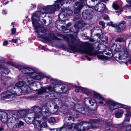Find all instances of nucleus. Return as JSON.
I'll use <instances>...</instances> for the list:
<instances>
[{
  "mask_svg": "<svg viewBox=\"0 0 131 131\" xmlns=\"http://www.w3.org/2000/svg\"><path fill=\"white\" fill-rule=\"evenodd\" d=\"M8 64L20 70L23 73L29 74V75L26 76L25 78H23V81L17 82L15 86L9 87L8 88V90L9 91L4 92L2 94V98L3 100L9 99V100H11L15 99L14 95L18 96L21 95L22 90L20 88L24 86V82L29 86H25V89H24V91L28 92L30 89V86L36 85V82L32 81L33 79L41 80L43 78L46 77V76L42 73L35 72L33 69L28 67L17 64L12 61L8 62Z\"/></svg>",
  "mask_w": 131,
  "mask_h": 131,
  "instance_id": "nucleus-1",
  "label": "nucleus"
},
{
  "mask_svg": "<svg viewBox=\"0 0 131 131\" xmlns=\"http://www.w3.org/2000/svg\"><path fill=\"white\" fill-rule=\"evenodd\" d=\"M87 0H58L52 5H48L41 9L40 11H37L32 14V23L35 29L38 34L40 36H45L47 34V31L44 28L40 27L39 25L37 26V21L39 20L43 24L46 23V20L43 19L42 15L45 14L53 13L61 8V6L66 3L67 4H73L75 3L73 6L74 13L77 14L80 11L83 7V2Z\"/></svg>",
  "mask_w": 131,
  "mask_h": 131,
  "instance_id": "nucleus-2",
  "label": "nucleus"
},
{
  "mask_svg": "<svg viewBox=\"0 0 131 131\" xmlns=\"http://www.w3.org/2000/svg\"><path fill=\"white\" fill-rule=\"evenodd\" d=\"M68 37H69L71 40H69L68 46L69 50L67 49L68 51L70 50L81 53H84L90 56H95L97 54L99 59L103 60L107 59V57L104 55H99L96 51H94L93 49L87 42L82 43L76 39L74 38L73 35H68ZM71 52V51H70Z\"/></svg>",
  "mask_w": 131,
  "mask_h": 131,
  "instance_id": "nucleus-3",
  "label": "nucleus"
},
{
  "mask_svg": "<svg viewBox=\"0 0 131 131\" xmlns=\"http://www.w3.org/2000/svg\"><path fill=\"white\" fill-rule=\"evenodd\" d=\"M33 111L34 113L31 114V117L29 118L33 119L32 122L35 127L40 128L39 131H50L46 121L44 120L41 121L40 120L43 118L41 108L39 107H35L34 108Z\"/></svg>",
  "mask_w": 131,
  "mask_h": 131,
  "instance_id": "nucleus-4",
  "label": "nucleus"
},
{
  "mask_svg": "<svg viewBox=\"0 0 131 131\" xmlns=\"http://www.w3.org/2000/svg\"><path fill=\"white\" fill-rule=\"evenodd\" d=\"M84 101L85 106L81 107V105H79V107L78 108L77 111H73V112L72 113L71 115L73 117L71 116H69L68 118L69 120H73V117H77V115L79 114L78 112L85 115H89L88 113L90 112L91 110L88 104V103L91 104L92 106H94V109H95L97 108V103L94 99L89 97H85L84 99Z\"/></svg>",
  "mask_w": 131,
  "mask_h": 131,
  "instance_id": "nucleus-5",
  "label": "nucleus"
},
{
  "mask_svg": "<svg viewBox=\"0 0 131 131\" xmlns=\"http://www.w3.org/2000/svg\"><path fill=\"white\" fill-rule=\"evenodd\" d=\"M72 13V11L69 9H62L61 12L58 15L59 20L57 21L56 23L57 25L56 26L58 29L63 31L64 27L62 24L66 20V17L71 15Z\"/></svg>",
  "mask_w": 131,
  "mask_h": 131,
  "instance_id": "nucleus-6",
  "label": "nucleus"
},
{
  "mask_svg": "<svg viewBox=\"0 0 131 131\" xmlns=\"http://www.w3.org/2000/svg\"><path fill=\"white\" fill-rule=\"evenodd\" d=\"M100 103H103L102 105H108L109 109L111 111H114L118 108L123 107L122 104L115 101L111 100H103V101L100 102Z\"/></svg>",
  "mask_w": 131,
  "mask_h": 131,
  "instance_id": "nucleus-7",
  "label": "nucleus"
},
{
  "mask_svg": "<svg viewBox=\"0 0 131 131\" xmlns=\"http://www.w3.org/2000/svg\"><path fill=\"white\" fill-rule=\"evenodd\" d=\"M119 59L121 60L120 63L124 62L126 63L129 61L128 58L129 56V53L127 48H124L118 51Z\"/></svg>",
  "mask_w": 131,
  "mask_h": 131,
  "instance_id": "nucleus-8",
  "label": "nucleus"
},
{
  "mask_svg": "<svg viewBox=\"0 0 131 131\" xmlns=\"http://www.w3.org/2000/svg\"><path fill=\"white\" fill-rule=\"evenodd\" d=\"M66 131H82L81 126L79 125L72 123L70 124L67 122H65L63 125Z\"/></svg>",
  "mask_w": 131,
  "mask_h": 131,
  "instance_id": "nucleus-9",
  "label": "nucleus"
},
{
  "mask_svg": "<svg viewBox=\"0 0 131 131\" xmlns=\"http://www.w3.org/2000/svg\"><path fill=\"white\" fill-rule=\"evenodd\" d=\"M19 117L16 114H9L7 118V123L8 126L10 128H12L13 125L18 120Z\"/></svg>",
  "mask_w": 131,
  "mask_h": 131,
  "instance_id": "nucleus-10",
  "label": "nucleus"
},
{
  "mask_svg": "<svg viewBox=\"0 0 131 131\" xmlns=\"http://www.w3.org/2000/svg\"><path fill=\"white\" fill-rule=\"evenodd\" d=\"M93 8H89L88 9L84 11L83 13V17L85 19H90L92 17V14Z\"/></svg>",
  "mask_w": 131,
  "mask_h": 131,
  "instance_id": "nucleus-11",
  "label": "nucleus"
},
{
  "mask_svg": "<svg viewBox=\"0 0 131 131\" xmlns=\"http://www.w3.org/2000/svg\"><path fill=\"white\" fill-rule=\"evenodd\" d=\"M96 11L99 12H102L105 9L106 6L102 3H100L96 4L95 6H92Z\"/></svg>",
  "mask_w": 131,
  "mask_h": 131,
  "instance_id": "nucleus-12",
  "label": "nucleus"
},
{
  "mask_svg": "<svg viewBox=\"0 0 131 131\" xmlns=\"http://www.w3.org/2000/svg\"><path fill=\"white\" fill-rule=\"evenodd\" d=\"M8 115L6 112L0 110V119L3 123H7V119Z\"/></svg>",
  "mask_w": 131,
  "mask_h": 131,
  "instance_id": "nucleus-13",
  "label": "nucleus"
},
{
  "mask_svg": "<svg viewBox=\"0 0 131 131\" xmlns=\"http://www.w3.org/2000/svg\"><path fill=\"white\" fill-rule=\"evenodd\" d=\"M101 120H97V119H91L90 120L89 122H80L78 124L81 126H81L83 125H85V124L86 123H87L88 124H94L95 123H99V122H100Z\"/></svg>",
  "mask_w": 131,
  "mask_h": 131,
  "instance_id": "nucleus-14",
  "label": "nucleus"
},
{
  "mask_svg": "<svg viewBox=\"0 0 131 131\" xmlns=\"http://www.w3.org/2000/svg\"><path fill=\"white\" fill-rule=\"evenodd\" d=\"M93 96L97 99L99 100L100 101L99 102V103L101 105H102L103 103H100V102H102L103 100H105L106 99L103 98L100 95L96 92H93Z\"/></svg>",
  "mask_w": 131,
  "mask_h": 131,
  "instance_id": "nucleus-15",
  "label": "nucleus"
},
{
  "mask_svg": "<svg viewBox=\"0 0 131 131\" xmlns=\"http://www.w3.org/2000/svg\"><path fill=\"white\" fill-rule=\"evenodd\" d=\"M124 108L126 110V113L125 115V121L129 122L130 120V117L131 116V112L127 107H124Z\"/></svg>",
  "mask_w": 131,
  "mask_h": 131,
  "instance_id": "nucleus-16",
  "label": "nucleus"
},
{
  "mask_svg": "<svg viewBox=\"0 0 131 131\" xmlns=\"http://www.w3.org/2000/svg\"><path fill=\"white\" fill-rule=\"evenodd\" d=\"M51 106L50 105H47L45 106H43L42 107V111L43 113L45 114H47L46 116H49L51 115V113H52L48 108L49 107H50Z\"/></svg>",
  "mask_w": 131,
  "mask_h": 131,
  "instance_id": "nucleus-17",
  "label": "nucleus"
},
{
  "mask_svg": "<svg viewBox=\"0 0 131 131\" xmlns=\"http://www.w3.org/2000/svg\"><path fill=\"white\" fill-rule=\"evenodd\" d=\"M51 82V84H54V88H56V86L57 85L58 87L60 85V82L59 81L56 79L51 78L50 79Z\"/></svg>",
  "mask_w": 131,
  "mask_h": 131,
  "instance_id": "nucleus-18",
  "label": "nucleus"
},
{
  "mask_svg": "<svg viewBox=\"0 0 131 131\" xmlns=\"http://www.w3.org/2000/svg\"><path fill=\"white\" fill-rule=\"evenodd\" d=\"M85 24L84 22L83 21H80L77 22L74 25L75 28H79L84 26Z\"/></svg>",
  "mask_w": 131,
  "mask_h": 131,
  "instance_id": "nucleus-19",
  "label": "nucleus"
},
{
  "mask_svg": "<svg viewBox=\"0 0 131 131\" xmlns=\"http://www.w3.org/2000/svg\"><path fill=\"white\" fill-rule=\"evenodd\" d=\"M79 88L82 90V91L83 92L88 95L91 94L93 92L90 89L85 88L82 87H79Z\"/></svg>",
  "mask_w": 131,
  "mask_h": 131,
  "instance_id": "nucleus-20",
  "label": "nucleus"
},
{
  "mask_svg": "<svg viewBox=\"0 0 131 131\" xmlns=\"http://www.w3.org/2000/svg\"><path fill=\"white\" fill-rule=\"evenodd\" d=\"M18 120L14 123V124L13 125V126L12 128H19L21 126L24 125V123L21 121L18 122Z\"/></svg>",
  "mask_w": 131,
  "mask_h": 131,
  "instance_id": "nucleus-21",
  "label": "nucleus"
},
{
  "mask_svg": "<svg viewBox=\"0 0 131 131\" xmlns=\"http://www.w3.org/2000/svg\"><path fill=\"white\" fill-rule=\"evenodd\" d=\"M124 111L123 109H119L115 114V117L117 118L121 117L124 113Z\"/></svg>",
  "mask_w": 131,
  "mask_h": 131,
  "instance_id": "nucleus-22",
  "label": "nucleus"
},
{
  "mask_svg": "<svg viewBox=\"0 0 131 131\" xmlns=\"http://www.w3.org/2000/svg\"><path fill=\"white\" fill-rule=\"evenodd\" d=\"M46 87H43L41 88L40 89L36 90L37 91V93L39 94H42L44 93H46L47 92Z\"/></svg>",
  "mask_w": 131,
  "mask_h": 131,
  "instance_id": "nucleus-23",
  "label": "nucleus"
},
{
  "mask_svg": "<svg viewBox=\"0 0 131 131\" xmlns=\"http://www.w3.org/2000/svg\"><path fill=\"white\" fill-rule=\"evenodd\" d=\"M3 69L4 70V72L5 74H8L10 72L9 69L7 68L4 65H3L2 63H0V69Z\"/></svg>",
  "mask_w": 131,
  "mask_h": 131,
  "instance_id": "nucleus-24",
  "label": "nucleus"
},
{
  "mask_svg": "<svg viewBox=\"0 0 131 131\" xmlns=\"http://www.w3.org/2000/svg\"><path fill=\"white\" fill-rule=\"evenodd\" d=\"M118 26L122 30H123L126 27V24L125 21H122L118 25Z\"/></svg>",
  "mask_w": 131,
  "mask_h": 131,
  "instance_id": "nucleus-25",
  "label": "nucleus"
},
{
  "mask_svg": "<svg viewBox=\"0 0 131 131\" xmlns=\"http://www.w3.org/2000/svg\"><path fill=\"white\" fill-rule=\"evenodd\" d=\"M61 91H60L59 93H63L66 92L68 90V89L67 86L64 85L61 88Z\"/></svg>",
  "mask_w": 131,
  "mask_h": 131,
  "instance_id": "nucleus-26",
  "label": "nucleus"
},
{
  "mask_svg": "<svg viewBox=\"0 0 131 131\" xmlns=\"http://www.w3.org/2000/svg\"><path fill=\"white\" fill-rule=\"evenodd\" d=\"M64 127L60 128H54L52 129H49L50 131H65L64 129Z\"/></svg>",
  "mask_w": 131,
  "mask_h": 131,
  "instance_id": "nucleus-27",
  "label": "nucleus"
},
{
  "mask_svg": "<svg viewBox=\"0 0 131 131\" xmlns=\"http://www.w3.org/2000/svg\"><path fill=\"white\" fill-rule=\"evenodd\" d=\"M47 90L49 91L50 92H54V91L56 90V88H54V86L52 87L51 86H49L47 88Z\"/></svg>",
  "mask_w": 131,
  "mask_h": 131,
  "instance_id": "nucleus-28",
  "label": "nucleus"
},
{
  "mask_svg": "<svg viewBox=\"0 0 131 131\" xmlns=\"http://www.w3.org/2000/svg\"><path fill=\"white\" fill-rule=\"evenodd\" d=\"M107 25L112 26L113 27H117V26L116 24H113L112 22H108L107 24Z\"/></svg>",
  "mask_w": 131,
  "mask_h": 131,
  "instance_id": "nucleus-29",
  "label": "nucleus"
},
{
  "mask_svg": "<svg viewBox=\"0 0 131 131\" xmlns=\"http://www.w3.org/2000/svg\"><path fill=\"white\" fill-rule=\"evenodd\" d=\"M48 121L50 123H53L55 122V118L53 117H50L48 119Z\"/></svg>",
  "mask_w": 131,
  "mask_h": 131,
  "instance_id": "nucleus-30",
  "label": "nucleus"
},
{
  "mask_svg": "<svg viewBox=\"0 0 131 131\" xmlns=\"http://www.w3.org/2000/svg\"><path fill=\"white\" fill-rule=\"evenodd\" d=\"M98 30H100L101 32H102V31L101 30L100 28L98 27H94L93 29L91 31V32L92 33L93 32H95L96 31Z\"/></svg>",
  "mask_w": 131,
  "mask_h": 131,
  "instance_id": "nucleus-31",
  "label": "nucleus"
},
{
  "mask_svg": "<svg viewBox=\"0 0 131 131\" xmlns=\"http://www.w3.org/2000/svg\"><path fill=\"white\" fill-rule=\"evenodd\" d=\"M99 24L102 26L103 28H104L105 27V23L102 21H100L99 22Z\"/></svg>",
  "mask_w": 131,
  "mask_h": 131,
  "instance_id": "nucleus-32",
  "label": "nucleus"
},
{
  "mask_svg": "<svg viewBox=\"0 0 131 131\" xmlns=\"http://www.w3.org/2000/svg\"><path fill=\"white\" fill-rule=\"evenodd\" d=\"M91 127H92L91 126H90L89 125H87V126H83V130H85L90 128Z\"/></svg>",
  "mask_w": 131,
  "mask_h": 131,
  "instance_id": "nucleus-33",
  "label": "nucleus"
},
{
  "mask_svg": "<svg viewBox=\"0 0 131 131\" xmlns=\"http://www.w3.org/2000/svg\"><path fill=\"white\" fill-rule=\"evenodd\" d=\"M50 37L51 38L55 40H57L58 39V38L53 34H52L50 35Z\"/></svg>",
  "mask_w": 131,
  "mask_h": 131,
  "instance_id": "nucleus-34",
  "label": "nucleus"
},
{
  "mask_svg": "<svg viewBox=\"0 0 131 131\" xmlns=\"http://www.w3.org/2000/svg\"><path fill=\"white\" fill-rule=\"evenodd\" d=\"M113 8L115 10H117L119 8V6L117 4H114L113 5Z\"/></svg>",
  "mask_w": 131,
  "mask_h": 131,
  "instance_id": "nucleus-35",
  "label": "nucleus"
},
{
  "mask_svg": "<svg viewBox=\"0 0 131 131\" xmlns=\"http://www.w3.org/2000/svg\"><path fill=\"white\" fill-rule=\"evenodd\" d=\"M125 131H131V125L127 126L126 127Z\"/></svg>",
  "mask_w": 131,
  "mask_h": 131,
  "instance_id": "nucleus-36",
  "label": "nucleus"
},
{
  "mask_svg": "<svg viewBox=\"0 0 131 131\" xmlns=\"http://www.w3.org/2000/svg\"><path fill=\"white\" fill-rule=\"evenodd\" d=\"M76 89L75 90V92H79L82 91V90L81 89H80L79 88V87H81L76 86Z\"/></svg>",
  "mask_w": 131,
  "mask_h": 131,
  "instance_id": "nucleus-37",
  "label": "nucleus"
},
{
  "mask_svg": "<svg viewBox=\"0 0 131 131\" xmlns=\"http://www.w3.org/2000/svg\"><path fill=\"white\" fill-rule=\"evenodd\" d=\"M56 101H57L58 104L60 105H62V102L61 100L60 99H56Z\"/></svg>",
  "mask_w": 131,
  "mask_h": 131,
  "instance_id": "nucleus-38",
  "label": "nucleus"
},
{
  "mask_svg": "<svg viewBox=\"0 0 131 131\" xmlns=\"http://www.w3.org/2000/svg\"><path fill=\"white\" fill-rule=\"evenodd\" d=\"M121 30V29H120L118 27H117L115 29V31L117 32H119Z\"/></svg>",
  "mask_w": 131,
  "mask_h": 131,
  "instance_id": "nucleus-39",
  "label": "nucleus"
},
{
  "mask_svg": "<svg viewBox=\"0 0 131 131\" xmlns=\"http://www.w3.org/2000/svg\"><path fill=\"white\" fill-rule=\"evenodd\" d=\"M16 30L15 28H13L12 30V34H14L16 32Z\"/></svg>",
  "mask_w": 131,
  "mask_h": 131,
  "instance_id": "nucleus-40",
  "label": "nucleus"
},
{
  "mask_svg": "<svg viewBox=\"0 0 131 131\" xmlns=\"http://www.w3.org/2000/svg\"><path fill=\"white\" fill-rule=\"evenodd\" d=\"M8 44V41L6 40L4 42L3 45L4 46H6Z\"/></svg>",
  "mask_w": 131,
  "mask_h": 131,
  "instance_id": "nucleus-41",
  "label": "nucleus"
},
{
  "mask_svg": "<svg viewBox=\"0 0 131 131\" xmlns=\"http://www.w3.org/2000/svg\"><path fill=\"white\" fill-rule=\"evenodd\" d=\"M124 40L122 38H119L117 39V41L119 42H124Z\"/></svg>",
  "mask_w": 131,
  "mask_h": 131,
  "instance_id": "nucleus-42",
  "label": "nucleus"
},
{
  "mask_svg": "<svg viewBox=\"0 0 131 131\" xmlns=\"http://www.w3.org/2000/svg\"><path fill=\"white\" fill-rule=\"evenodd\" d=\"M79 18V16L78 15H77L75 16V17L74 18V21H76Z\"/></svg>",
  "mask_w": 131,
  "mask_h": 131,
  "instance_id": "nucleus-43",
  "label": "nucleus"
},
{
  "mask_svg": "<svg viewBox=\"0 0 131 131\" xmlns=\"http://www.w3.org/2000/svg\"><path fill=\"white\" fill-rule=\"evenodd\" d=\"M103 17L104 19H107L108 18V16L106 15H104Z\"/></svg>",
  "mask_w": 131,
  "mask_h": 131,
  "instance_id": "nucleus-44",
  "label": "nucleus"
},
{
  "mask_svg": "<svg viewBox=\"0 0 131 131\" xmlns=\"http://www.w3.org/2000/svg\"><path fill=\"white\" fill-rule=\"evenodd\" d=\"M12 41L15 43H16L17 42V39H12Z\"/></svg>",
  "mask_w": 131,
  "mask_h": 131,
  "instance_id": "nucleus-45",
  "label": "nucleus"
},
{
  "mask_svg": "<svg viewBox=\"0 0 131 131\" xmlns=\"http://www.w3.org/2000/svg\"><path fill=\"white\" fill-rule=\"evenodd\" d=\"M124 125L122 124H119L118 125V127H119L121 128Z\"/></svg>",
  "mask_w": 131,
  "mask_h": 131,
  "instance_id": "nucleus-46",
  "label": "nucleus"
},
{
  "mask_svg": "<svg viewBox=\"0 0 131 131\" xmlns=\"http://www.w3.org/2000/svg\"><path fill=\"white\" fill-rule=\"evenodd\" d=\"M96 35L99 38H101V35L100 34H96Z\"/></svg>",
  "mask_w": 131,
  "mask_h": 131,
  "instance_id": "nucleus-47",
  "label": "nucleus"
},
{
  "mask_svg": "<svg viewBox=\"0 0 131 131\" xmlns=\"http://www.w3.org/2000/svg\"><path fill=\"white\" fill-rule=\"evenodd\" d=\"M91 2L93 3L94 4L95 3H96L97 1V0H91Z\"/></svg>",
  "mask_w": 131,
  "mask_h": 131,
  "instance_id": "nucleus-48",
  "label": "nucleus"
},
{
  "mask_svg": "<svg viewBox=\"0 0 131 131\" xmlns=\"http://www.w3.org/2000/svg\"><path fill=\"white\" fill-rule=\"evenodd\" d=\"M72 23L71 22H69L68 23L67 25V26L69 27L70 26L72 25Z\"/></svg>",
  "mask_w": 131,
  "mask_h": 131,
  "instance_id": "nucleus-49",
  "label": "nucleus"
},
{
  "mask_svg": "<svg viewBox=\"0 0 131 131\" xmlns=\"http://www.w3.org/2000/svg\"><path fill=\"white\" fill-rule=\"evenodd\" d=\"M105 124L108 126H110L112 125L111 124V123H105Z\"/></svg>",
  "mask_w": 131,
  "mask_h": 131,
  "instance_id": "nucleus-50",
  "label": "nucleus"
},
{
  "mask_svg": "<svg viewBox=\"0 0 131 131\" xmlns=\"http://www.w3.org/2000/svg\"><path fill=\"white\" fill-rule=\"evenodd\" d=\"M127 1L128 3L130 5H131V0H127Z\"/></svg>",
  "mask_w": 131,
  "mask_h": 131,
  "instance_id": "nucleus-51",
  "label": "nucleus"
},
{
  "mask_svg": "<svg viewBox=\"0 0 131 131\" xmlns=\"http://www.w3.org/2000/svg\"><path fill=\"white\" fill-rule=\"evenodd\" d=\"M3 60V58L1 57H0V62H2Z\"/></svg>",
  "mask_w": 131,
  "mask_h": 131,
  "instance_id": "nucleus-52",
  "label": "nucleus"
},
{
  "mask_svg": "<svg viewBox=\"0 0 131 131\" xmlns=\"http://www.w3.org/2000/svg\"><path fill=\"white\" fill-rule=\"evenodd\" d=\"M108 38L107 36H105V40L106 41H107L108 40Z\"/></svg>",
  "mask_w": 131,
  "mask_h": 131,
  "instance_id": "nucleus-53",
  "label": "nucleus"
},
{
  "mask_svg": "<svg viewBox=\"0 0 131 131\" xmlns=\"http://www.w3.org/2000/svg\"><path fill=\"white\" fill-rule=\"evenodd\" d=\"M89 37L88 36H86L85 38H84L83 39H84L87 40L89 39Z\"/></svg>",
  "mask_w": 131,
  "mask_h": 131,
  "instance_id": "nucleus-54",
  "label": "nucleus"
},
{
  "mask_svg": "<svg viewBox=\"0 0 131 131\" xmlns=\"http://www.w3.org/2000/svg\"><path fill=\"white\" fill-rule=\"evenodd\" d=\"M89 40L92 42H93L94 41L93 39L91 38Z\"/></svg>",
  "mask_w": 131,
  "mask_h": 131,
  "instance_id": "nucleus-55",
  "label": "nucleus"
},
{
  "mask_svg": "<svg viewBox=\"0 0 131 131\" xmlns=\"http://www.w3.org/2000/svg\"><path fill=\"white\" fill-rule=\"evenodd\" d=\"M3 128L2 127H0V131H2L3 130Z\"/></svg>",
  "mask_w": 131,
  "mask_h": 131,
  "instance_id": "nucleus-56",
  "label": "nucleus"
},
{
  "mask_svg": "<svg viewBox=\"0 0 131 131\" xmlns=\"http://www.w3.org/2000/svg\"><path fill=\"white\" fill-rule=\"evenodd\" d=\"M102 41L104 43H106L107 42L105 40H102Z\"/></svg>",
  "mask_w": 131,
  "mask_h": 131,
  "instance_id": "nucleus-57",
  "label": "nucleus"
},
{
  "mask_svg": "<svg viewBox=\"0 0 131 131\" xmlns=\"http://www.w3.org/2000/svg\"><path fill=\"white\" fill-rule=\"evenodd\" d=\"M3 13H4L6 14V10H4L3 11Z\"/></svg>",
  "mask_w": 131,
  "mask_h": 131,
  "instance_id": "nucleus-58",
  "label": "nucleus"
},
{
  "mask_svg": "<svg viewBox=\"0 0 131 131\" xmlns=\"http://www.w3.org/2000/svg\"><path fill=\"white\" fill-rule=\"evenodd\" d=\"M49 23L50 24L52 22V20L51 18H50V19L49 20Z\"/></svg>",
  "mask_w": 131,
  "mask_h": 131,
  "instance_id": "nucleus-59",
  "label": "nucleus"
},
{
  "mask_svg": "<svg viewBox=\"0 0 131 131\" xmlns=\"http://www.w3.org/2000/svg\"><path fill=\"white\" fill-rule=\"evenodd\" d=\"M61 83H60V85H59V87H58L57 86V85H56V89H57V88H58L59 87H60V86H61Z\"/></svg>",
  "mask_w": 131,
  "mask_h": 131,
  "instance_id": "nucleus-60",
  "label": "nucleus"
},
{
  "mask_svg": "<svg viewBox=\"0 0 131 131\" xmlns=\"http://www.w3.org/2000/svg\"><path fill=\"white\" fill-rule=\"evenodd\" d=\"M87 59L89 61H90L91 60L90 58L89 57H88Z\"/></svg>",
  "mask_w": 131,
  "mask_h": 131,
  "instance_id": "nucleus-61",
  "label": "nucleus"
},
{
  "mask_svg": "<svg viewBox=\"0 0 131 131\" xmlns=\"http://www.w3.org/2000/svg\"><path fill=\"white\" fill-rule=\"evenodd\" d=\"M54 107L56 109H57V105H55Z\"/></svg>",
  "mask_w": 131,
  "mask_h": 131,
  "instance_id": "nucleus-62",
  "label": "nucleus"
},
{
  "mask_svg": "<svg viewBox=\"0 0 131 131\" xmlns=\"http://www.w3.org/2000/svg\"><path fill=\"white\" fill-rule=\"evenodd\" d=\"M122 11H123L122 10H120V11H118H118H116V12H117V13L118 12H119L120 13H121V12H122Z\"/></svg>",
  "mask_w": 131,
  "mask_h": 131,
  "instance_id": "nucleus-63",
  "label": "nucleus"
},
{
  "mask_svg": "<svg viewBox=\"0 0 131 131\" xmlns=\"http://www.w3.org/2000/svg\"><path fill=\"white\" fill-rule=\"evenodd\" d=\"M42 49H44V48H45V47H44V46H42Z\"/></svg>",
  "mask_w": 131,
  "mask_h": 131,
  "instance_id": "nucleus-64",
  "label": "nucleus"
}]
</instances>
